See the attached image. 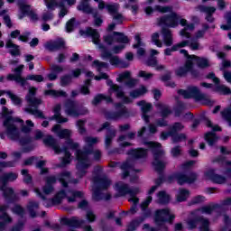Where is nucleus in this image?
<instances>
[{"instance_id":"nucleus-1","label":"nucleus","mask_w":231,"mask_h":231,"mask_svg":"<svg viewBox=\"0 0 231 231\" xmlns=\"http://www.w3.org/2000/svg\"><path fill=\"white\" fill-rule=\"evenodd\" d=\"M14 122L24 124V121L21 118L15 119L13 116H7L4 120V127H5L6 136L9 138V140H13V142H18L19 145L22 147V152L24 154L32 152V151H34L35 149V144H33V137L31 135L21 136V131L14 124Z\"/></svg>"},{"instance_id":"nucleus-2","label":"nucleus","mask_w":231,"mask_h":231,"mask_svg":"<svg viewBox=\"0 0 231 231\" xmlns=\"http://www.w3.org/2000/svg\"><path fill=\"white\" fill-rule=\"evenodd\" d=\"M80 35H87V37L92 38V42L98 46L99 50H101V57L103 59H109V62L111 66H119L121 68L126 69L129 68V63L124 61L118 58V56H114L106 45L100 43V32L97 31V29H93L91 27H88L86 31L79 30Z\"/></svg>"},{"instance_id":"nucleus-3","label":"nucleus","mask_w":231,"mask_h":231,"mask_svg":"<svg viewBox=\"0 0 231 231\" xmlns=\"http://www.w3.org/2000/svg\"><path fill=\"white\" fill-rule=\"evenodd\" d=\"M158 26H162L161 29V35L162 37L164 46L167 48L174 44V38L172 36V31L169 28H176L180 24V15L176 13L165 14L157 18Z\"/></svg>"},{"instance_id":"nucleus-4","label":"nucleus","mask_w":231,"mask_h":231,"mask_svg":"<svg viewBox=\"0 0 231 231\" xmlns=\"http://www.w3.org/2000/svg\"><path fill=\"white\" fill-rule=\"evenodd\" d=\"M95 150L93 146L84 148V150H77L75 156L77 160L76 169H77V176L79 178H84L86 174H88V169L91 167V163L89 162V154H93Z\"/></svg>"},{"instance_id":"nucleus-5","label":"nucleus","mask_w":231,"mask_h":231,"mask_svg":"<svg viewBox=\"0 0 231 231\" xmlns=\"http://www.w3.org/2000/svg\"><path fill=\"white\" fill-rule=\"evenodd\" d=\"M174 219H176V215L171 214L169 208H159L154 212L153 221L160 231H169V226L165 223L173 225Z\"/></svg>"},{"instance_id":"nucleus-6","label":"nucleus","mask_w":231,"mask_h":231,"mask_svg":"<svg viewBox=\"0 0 231 231\" xmlns=\"http://www.w3.org/2000/svg\"><path fill=\"white\" fill-rule=\"evenodd\" d=\"M197 180H198L197 172H189V174L187 175L180 171H175L165 178V183L171 184V183H174V181H177L178 185H180V187L185 185V183H189V185H192V183H196Z\"/></svg>"},{"instance_id":"nucleus-7","label":"nucleus","mask_w":231,"mask_h":231,"mask_svg":"<svg viewBox=\"0 0 231 231\" xmlns=\"http://www.w3.org/2000/svg\"><path fill=\"white\" fill-rule=\"evenodd\" d=\"M178 95L183 97V98H194L197 102H200V100H205L208 106H212L214 102L208 98H207L204 94L201 93V90L196 86L188 87V89L185 90L180 88L177 91Z\"/></svg>"},{"instance_id":"nucleus-8","label":"nucleus","mask_w":231,"mask_h":231,"mask_svg":"<svg viewBox=\"0 0 231 231\" xmlns=\"http://www.w3.org/2000/svg\"><path fill=\"white\" fill-rule=\"evenodd\" d=\"M17 161H9V162H0V173L3 172V169H8L12 167H15V162ZM19 178V174L10 171L5 173L3 176H0V181L2 182V186L8 185V181H15Z\"/></svg>"},{"instance_id":"nucleus-9","label":"nucleus","mask_w":231,"mask_h":231,"mask_svg":"<svg viewBox=\"0 0 231 231\" xmlns=\"http://www.w3.org/2000/svg\"><path fill=\"white\" fill-rule=\"evenodd\" d=\"M103 41L107 46H113L114 42H119L121 44H129V42H131V40L125 33L116 31H114L110 34L104 35Z\"/></svg>"},{"instance_id":"nucleus-10","label":"nucleus","mask_w":231,"mask_h":231,"mask_svg":"<svg viewBox=\"0 0 231 231\" xmlns=\"http://www.w3.org/2000/svg\"><path fill=\"white\" fill-rule=\"evenodd\" d=\"M131 112L127 109V106L122 103H116V111L107 112L106 114V120H120V118H129Z\"/></svg>"},{"instance_id":"nucleus-11","label":"nucleus","mask_w":231,"mask_h":231,"mask_svg":"<svg viewBox=\"0 0 231 231\" xmlns=\"http://www.w3.org/2000/svg\"><path fill=\"white\" fill-rule=\"evenodd\" d=\"M144 144H146L148 149H150L153 156V161L159 162V161L165 160V151L162 149V143L152 142V141H148V142H145Z\"/></svg>"},{"instance_id":"nucleus-12","label":"nucleus","mask_w":231,"mask_h":231,"mask_svg":"<svg viewBox=\"0 0 231 231\" xmlns=\"http://www.w3.org/2000/svg\"><path fill=\"white\" fill-rule=\"evenodd\" d=\"M111 123L105 122L102 124L101 127L97 129V133H102L104 129L106 130V135H105V147L106 149H109L111 147V144L113 143V140L116 136V130L111 129Z\"/></svg>"},{"instance_id":"nucleus-13","label":"nucleus","mask_w":231,"mask_h":231,"mask_svg":"<svg viewBox=\"0 0 231 231\" xmlns=\"http://www.w3.org/2000/svg\"><path fill=\"white\" fill-rule=\"evenodd\" d=\"M0 190L3 192V198L8 205H14L15 203H18L20 201L19 195L15 193V190L14 188L8 187V186H0Z\"/></svg>"},{"instance_id":"nucleus-14","label":"nucleus","mask_w":231,"mask_h":231,"mask_svg":"<svg viewBox=\"0 0 231 231\" xmlns=\"http://www.w3.org/2000/svg\"><path fill=\"white\" fill-rule=\"evenodd\" d=\"M211 129H212V132H208L205 134L204 140L205 142H207L209 147H214V145L217 143V140H219V137L216 133H219L223 131V128H221L219 125H215Z\"/></svg>"},{"instance_id":"nucleus-15","label":"nucleus","mask_w":231,"mask_h":231,"mask_svg":"<svg viewBox=\"0 0 231 231\" xmlns=\"http://www.w3.org/2000/svg\"><path fill=\"white\" fill-rule=\"evenodd\" d=\"M204 176L212 181V183H217V185H223L226 183V177L216 173V169L208 170L204 173Z\"/></svg>"},{"instance_id":"nucleus-16","label":"nucleus","mask_w":231,"mask_h":231,"mask_svg":"<svg viewBox=\"0 0 231 231\" xmlns=\"http://www.w3.org/2000/svg\"><path fill=\"white\" fill-rule=\"evenodd\" d=\"M45 50H48V51L51 52L66 50V42L62 38H58L57 40L47 42L45 43Z\"/></svg>"},{"instance_id":"nucleus-17","label":"nucleus","mask_w":231,"mask_h":231,"mask_svg":"<svg viewBox=\"0 0 231 231\" xmlns=\"http://www.w3.org/2000/svg\"><path fill=\"white\" fill-rule=\"evenodd\" d=\"M196 10H199V12H202V14H206L205 20L208 23H212L216 22V18H214V14H216V7L199 5L196 7Z\"/></svg>"},{"instance_id":"nucleus-18","label":"nucleus","mask_w":231,"mask_h":231,"mask_svg":"<svg viewBox=\"0 0 231 231\" xmlns=\"http://www.w3.org/2000/svg\"><path fill=\"white\" fill-rule=\"evenodd\" d=\"M65 112L69 116H80L79 103L73 99H67L65 102Z\"/></svg>"},{"instance_id":"nucleus-19","label":"nucleus","mask_w":231,"mask_h":231,"mask_svg":"<svg viewBox=\"0 0 231 231\" xmlns=\"http://www.w3.org/2000/svg\"><path fill=\"white\" fill-rule=\"evenodd\" d=\"M127 156H131L133 160H145L148 156V150L145 148H132L126 152Z\"/></svg>"},{"instance_id":"nucleus-20","label":"nucleus","mask_w":231,"mask_h":231,"mask_svg":"<svg viewBox=\"0 0 231 231\" xmlns=\"http://www.w3.org/2000/svg\"><path fill=\"white\" fill-rule=\"evenodd\" d=\"M60 225L63 226H69V228H80L84 225V220H79L77 217H62L60 219Z\"/></svg>"},{"instance_id":"nucleus-21","label":"nucleus","mask_w":231,"mask_h":231,"mask_svg":"<svg viewBox=\"0 0 231 231\" xmlns=\"http://www.w3.org/2000/svg\"><path fill=\"white\" fill-rule=\"evenodd\" d=\"M137 106L141 107L142 111V118L144 120L146 124H149L151 122V116L147 115V113H150V111H152V104L147 103L145 100H141L137 102Z\"/></svg>"},{"instance_id":"nucleus-22","label":"nucleus","mask_w":231,"mask_h":231,"mask_svg":"<svg viewBox=\"0 0 231 231\" xmlns=\"http://www.w3.org/2000/svg\"><path fill=\"white\" fill-rule=\"evenodd\" d=\"M94 183L96 185V189H99L101 190H107L109 187H111V180L107 179V177H94Z\"/></svg>"},{"instance_id":"nucleus-23","label":"nucleus","mask_w":231,"mask_h":231,"mask_svg":"<svg viewBox=\"0 0 231 231\" xmlns=\"http://www.w3.org/2000/svg\"><path fill=\"white\" fill-rule=\"evenodd\" d=\"M124 80H126L125 84L127 88H134L136 86V79L131 78V71L129 70L122 72L117 78V82H124Z\"/></svg>"},{"instance_id":"nucleus-24","label":"nucleus","mask_w":231,"mask_h":231,"mask_svg":"<svg viewBox=\"0 0 231 231\" xmlns=\"http://www.w3.org/2000/svg\"><path fill=\"white\" fill-rule=\"evenodd\" d=\"M189 69H192V60H186L184 66H180L175 69V75L180 79H183V77H187Z\"/></svg>"},{"instance_id":"nucleus-25","label":"nucleus","mask_w":231,"mask_h":231,"mask_svg":"<svg viewBox=\"0 0 231 231\" xmlns=\"http://www.w3.org/2000/svg\"><path fill=\"white\" fill-rule=\"evenodd\" d=\"M8 210V205H2L0 206V223H4V225L6 226V225H10L14 219L7 212Z\"/></svg>"},{"instance_id":"nucleus-26","label":"nucleus","mask_w":231,"mask_h":231,"mask_svg":"<svg viewBox=\"0 0 231 231\" xmlns=\"http://www.w3.org/2000/svg\"><path fill=\"white\" fill-rule=\"evenodd\" d=\"M212 80H213L214 84L217 85L215 88V91H217V93H220V95H231L230 88H228L225 85H219V82H221L219 78L215 76Z\"/></svg>"},{"instance_id":"nucleus-27","label":"nucleus","mask_w":231,"mask_h":231,"mask_svg":"<svg viewBox=\"0 0 231 231\" xmlns=\"http://www.w3.org/2000/svg\"><path fill=\"white\" fill-rule=\"evenodd\" d=\"M155 107L158 109L162 118H169L172 115V110L165 104L157 103Z\"/></svg>"},{"instance_id":"nucleus-28","label":"nucleus","mask_w":231,"mask_h":231,"mask_svg":"<svg viewBox=\"0 0 231 231\" xmlns=\"http://www.w3.org/2000/svg\"><path fill=\"white\" fill-rule=\"evenodd\" d=\"M98 8L99 10H104V8H106L108 12V14H110V15H113L115 14H117L118 12V4H106V2H104L103 0L98 2Z\"/></svg>"},{"instance_id":"nucleus-29","label":"nucleus","mask_w":231,"mask_h":231,"mask_svg":"<svg viewBox=\"0 0 231 231\" xmlns=\"http://www.w3.org/2000/svg\"><path fill=\"white\" fill-rule=\"evenodd\" d=\"M51 73H49L47 75V78L49 80L53 81L59 79V73H62V71H64V68H62L60 65L54 64L51 67Z\"/></svg>"},{"instance_id":"nucleus-30","label":"nucleus","mask_w":231,"mask_h":231,"mask_svg":"<svg viewBox=\"0 0 231 231\" xmlns=\"http://www.w3.org/2000/svg\"><path fill=\"white\" fill-rule=\"evenodd\" d=\"M44 95L45 97H53L54 98L68 97V93L64 90L48 89L44 90Z\"/></svg>"},{"instance_id":"nucleus-31","label":"nucleus","mask_w":231,"mask_h":231,"mask_svg":"<svg viewBox=\"0 0 231 231\" xmlns=\"http://www.w3.org/2000/svg\"><path fill=\"white\" fill-rule=\"evenodd\" d=\"M43 143L46 147H51L54 152L59 150V142H57V139H55L53 135H47L43 139Z\"/></svg>"},{"instance_id":"nucleus-32","label":"nucleus","mask_w":231,"mask_h":231,"mask_svg":"<svg viewBox=\"0 0 231 231\" xmlns=\"http://www.w3.org/2000/svg\"><path fill=\"white\" fill-rule=\"evenodd\" d=\"M106 84L107 86H110L111 90L116 93V97L117 98H122V97H124V90L122 89V87L114 84L111 79H107Z\"/></svg>"},{"instance_id":"nucleus-33","label":"nucleus","mask_w":231,"mask_h":231,"mask_svg":"<svg viewBox=\"0 0 231 231\" xmlns=\"http://www.w3.org/2000/svg\"><path fill=\"white\" fill-rule=\"evenodd\" d=\"M89 0H82L79 5L77 6V9L79 12H83V14H93V9L91 5H89Z\"/></svg>"},{"instance_id":"nucleus-34","label":"nucleus","mask_w":231,"mask_h":231,"mask_svg":"<svg viewBox=\"0 0 231 231\" xmlns=\"http://www.w3.org/2000/svg\"><path fill=\"white\" fill-rule=\"evenodd\" d=\"M185 109H187V105H185L183 101H177L173 107L174 116L180 118V116L183 115V111H185Z\"/></svg>"},{"instance_id":"nucleus-35","label":"nucleus","mask_w":231,"mask_h":231,"mask_svg":"<svg viewBox=\"0 0 231 231\" xmlns=\"http://www.w3.org/2000/svg\"><path fill=\"white\" fill-rule=\"evenodd\" d=\"M66 198H68L66 189H60L52 198V202L54 205H60V203H62V199H66Z\"/></svg>"},{"instance_id":"nucleus-36","label":"nucleus","mask_w":231,"mask_h":231,"mask_svg":"<svg viewBox=\"0 0 231 231\" xmlns=\"http://www.w3.org/2000/svg\"><path fill=\"white\" fill-rule=\"evenodd\" d=\"M37 208H39V202L33 200L29 201L27 205V210L32 219L37 217V211H35Z\"/></svg>"},{"instance_id":"nucleus-37","label":"nucleus","mask_w":231,"mask_h":231,"mask_svg":"<svg viewBox=\"0 0 231 231\" xmlns=\"http://www.w3.org/2000/svg\"><path fill=\"white\" fill-rule=\"evenodd\" d=\"M160 205H169L171 203V195L167 194V191L161 190L157 193Z\"/></svg>"},{"instance_id":"nucleus-38","label":"nucleus","mask_w":231,"mask_h":231,"mask_svg":"<svg viewBox=\"0 0 231 231\" xmlns=\"http://www.w3.org/2000/svg\"><path fill=\"white\" fill-rule=\"evenodd\" d=\"M24 111L29 115H32L33 116H35V118H41L42 120H46V116H44V113L39 110V108L25 107Z\"/></svg>"},{"instance_id":"nucleus-39","label":"nucleus","mask_w":231,"mask_h":231,"mask_svg":"<svg viewBox=\"0 0 231 231\" xmlns=\"http://www.w3.org/2000/svg\"><path fill=\"white\" fill-rule=\"evenodd\" d=\"M152 165L154 171L158 172V174H163V171H165V167H167V163L163 161H152Z\"/></svg>"},{"instance_id":"nucleus-40","label":"nucleus","mask_w":231,"mask_h":231,"mask_svg":"<svg viewBox=\"0 0 231 231\" xmlns=\"http://www.w3.org/2000/svg\"><path fill=\"white\" fill-rule=\"evenodd\" d=\"M116 189L118 192V196L119 197H124V196H127L128 192H129V185L128 184H124L122 182H117L116 184Z\"/></svg>"},{"instance_id":"nucleus-41","label":"nucleus","mask_w":231,"mask_h":231,"mask_svg":"<svg viewBox=\"0 0 231 231\" xmlns=\"http://www.w3.org/2000/svg\"><path fill=\"white\" fill-rule=\"evenodd\" d=\"M189 196H190V191L187 189H179V193L177 195V201L178 203H183L187 199H189Z\"/></svg>"},{"instance_id":"nucleus-42","label":"nucleus","mask_w":231,"mask_h":231,"mask_svg":"<svg viewBox=\"0 0 231 231\" xmlns=\"http://www.w3.org/2000/svg\"><path fill=\"white\" fill-rule=\"evenodd\" d=\"M219 208H221V204H211L201 207L199 210H200L202 214H212L214 210H217Z\"/></svg>"},{"instance_id":"nucleus-43","label":"nucleus","mask_w":231,"mask_h":231,"mask_svg":"<svg viewBox=\"0 0 231 231\" xmlns=\"http://www.w3.org/2000/svg\"><path fill=\"white\" fill-rule=\"evenodd\" d=\"M70 176H71V172L69 171H62L58 174V180L60 181V183H61L64 189H68L69 184H68V181H66V180H68Z\"/></svg>"},{"instance_id":"nucleus-44","label":"nucleus","mask_w":231,"mask_h":231,"mask_svg":"<svg viewBox=\"0 0 231 231\" xmlns=\"http://www.w3.org/2000/svg\"><path fill=\"white\" fill-rule=\"evenodd\" d=\"M220 115L223 120L227 123V125L231 127V104L224 108L223 111L220 112Z\"/></svg>"},{"instance_id":"nucleus-45","label":"nucleus","mask_w":231,"mask_h":231,"mask_svg":"<svg viewBox=\"0 0 231 231\" xmlns=\"http://www.w3.org/2000/svg\"><path fill=\"white\" fill-rule=\"evenodd\" d=\"M193 59H195L196 64L200 69H205L210 67V62H208V60H207L206 58L195 56L193 57Z\"/></svg>"},{"instance_id":"nucleus-46","label":"nucleus","mask_w":231,"mask_h":231,"mask_svg":"<svg viewBox=\"0 0 231 231\" xmlns=\"http://www.w3.org/2000/svg\"><path fill=\"white\" fill-rule=\"evenodd\" d=\"M35 192H36L37 196H39V198H41V199H42L43 205H44V207H46V208H50V207H53V205H56L53 203V198L52 199L46 198L44 196V194H42V192H41V190H39V189H35Z\"/></svg>"},{"instance_id":"nucleus-47","label":"nucleus","mask_w":231,"mask_h":231,"mask_svg":"<svg viewBox=\"0 0 231 231\" xmlns=\"http://www.w3.org/2000/svg\"><path fill=\"white\" fill-rule=\"evenodd\" d=\"M26 125H22L21 132L25 134V136H30V133H32V127H35V125L32 120H26Z\"/></svg>"},{"instance_id":"nucleus-48","label":"nucleus","mask_w":231,"mask_h":231,"mask_svg":"<svg viewBox=\"0 0 231 231\" xmlns=\"http://www.w3.org/2000/svg\"><path fill=\"white\" fill-rule=\"evenodd\" d=\"M7 80L11 82H17L18 84H21V86L24 87L26 86V78H23V76H15L14 74H8L7 75Z\"/></svg>"},{"instance_id":"nucleus-49","label":"nucleus","mask_w":231,"mask_h":231,"mask_svg":"<svg viewBox=\"0 0 231 231\" xmlns=\"http://www.w3.org/2000/svg\"><path fill=\"white\" fill-rule=\"evenodd\" d=\"M75 28H77V18L72 17L66 23L65 30L67 33H72L75 32Z\"/></svg>"},{"instance_id":"nucleus-50","label":"nucleus","mask_w":231,"mask_h":231,"mask_svg":"<svg viewBox=\"0 0 231 231\" xmlns=\"http://www.w3.org/2000/svg\"><path fill=\"white\" fill-rule=\"evenodd\" d=\"M169 129L170 132H171V134L174 136V134L183 131V129H185V125H183L181 122H175L169 127Z\"/></svg>"},{"instance_id":"nucleus-51","label":"nucleus","mask_w":231,"mask_h":231,"mask_svg":"<svg viewBox=\"0 0 231 231\" xmlns=\"http://www.w3.org/2000/svg\"><path fill=\"white\" fill-rule=\"evenodd\" d=\"M29 107H33V109H39V106H41V104H42V99L41 98H37V97H29L28 99H26Z\"/></svg>"},{"instance_id":"nucleus-52","label":"nucleus","mask_w":231,"mask_h":231,"mask_svg":"<svg viewBox=\"0 0 231 231\" xmlns=\"http://www.w3.org/2000/svg\"><path fill=\"white\" fill-rule=\"evenodd\" d=\"M195 164H196V161H187L186 162L181 164V169L183 172H186L189 176L190 172H194L192 171V167H194Z\"/></svg>"},{"instance_id":"nucleus-53","label":"nucleus","mask_w":231,"mask_h":231,"mask_svg":"<svg viewBox=\"0 0 231 231\" xmlns=\"http://www.w3.org/2000/svg\"><path fill=\"white\" fill-rule=\"evenodd\" d=\"M142 213L140 217H137L139 220H141L143 223L145 221V219H149L152 217V210L151 208H143L141 209Z\"/></svg>"},{"instance_id":"nucleus-54","label":"nucleus","mask_w":231,"mask_h":231,"mask_svg":"<svg viewBox=\"0 0 231 231\" xmlns=\"http://www.w3.org/2000/svg\"><path fill=\"white\" fill-rule=\"evenodd\" d=\"M19 8H20V12L22 14V15L19 16V19H23V17H24V15H28L30 14V12H32V10H30V5H26L24 3H20L19 4Z\"/></svg>"},{"instance_id":"nucleus-55","label":"nucleus","mask_w":231,"mask_h":231,"mask_svg":"<svg viewBox=\"0 0 231 231\" xmlns=\"http://www.w3.org/2000/svg\"><path fill=\"white\" fill-rule=\"evenodd\" d=\"M200 222L201 217H194L188 221V226H189L190 230H194V228L198 227V225H199Z\"/></svg>"},{"instance_id":"nucleus-56","label":"nucleus","mask_w":231,"mask_h":231,"mask_svg":"<svg viewBox=\"0 0 231 231\" xmlns=\"http://www.w3.org/2000/svg\"><path fill=\"white\" fill-rule=\"evenodd\" d=\"M91 14L94 19V26H96V28H100L104 23V19H102V16H98V12L92 11Z\"/></svg>"},{"instance_id":"nucleus-57","label":"nucleus","mask_w":231,"mask_h":231,"mask_svg":"<svg viewBox=\"0 0 231 231\" xmlns=\"http://www.w3.org/2000/svg\"><path fill=\"white\" fill-rule=\"evenodd\" d=\"M171 139L173 143H180V142H185L187 141V134L183 133H178L173 135H171Z\"/></svg>"},{"instance_id":"nucleus-58","label":"nucleus","mask_w":231,"mask_h":231,"mask_svg":"<svg viewBox=\"0 0 231 231\" xmlns=\"http://www.w3.org/2000/svg\"><path fill=\"white\" fill-rule=\"evenodd\" d=\"M58 136L60 140H69L71 138V130L69 129H62L58 132Z\"/></svg>"},{"instance_id":"nucleus-59","label":"nucleus","mask_w":231,"mask_h":231,"mask_svg":"<svg viewBox=\"0 0 231 231\" xmlns=\"http://www.w3.org/2000/svg\"><path fill=\"white\" fill-rule=\"evenodd\" d=\"M12 212H14V214H16V216H20V217H23L24 214H26V210L24 209V208H23V206L19 204L14 205V207L12 208Z\"/></svg>"},{"instance_id":"nucleus-60","label":"nucleus","mask_w":231,"mask_h":231,"mask_svg":"<svg viewBox=\"0 0 231 231\" xmlns=\"http://www.w3.org/2000/svg\"><path fill=\"white\" fill-rule=\"evenodd\" d=\"M151 41L152 44L157 46V48H162L163 46V42L160 41V32H153L151 36Z\"/></svg>"},{"instance_id":"nucleus-61","label":"nucleus","mask_w":231,"mask_h":231,"mask_svg":"<svg viewBox=\"0 0 231 231\" xmlns=\"http://www.w3.org/2000/svg\"><path fill=\"white\" fill-rule=\"evenodd\" d=\"M102 190L103 189L95 188L93 194H92V199L94 201H102V199H104V193H102Z\"/></svg>"},{"instance_id":"nucleus-62","label":"nucleus","mask_w":231,"mask_h":231,"mask_svg":"<svg viewBox=\"0 0 231 231\" xmlns=\"http://www.w3.org/2000/svg\"><path fill=\"white\" fill-rule=\"evenodd\" d=\"M200 230L201 231H210V221L208 218H205L203 217H200Z\"/></svg>"},{"instance_id":"nucleus-63","label":"nucleus","mask_w":231,"mask_h":231,"mask_svg":"<svg viewBox=\"0 0 231 231\" xmlns=\"http://www.w3.org/2000/svg\"><path fill=\"white\" fill-rule=\"evenodd\" d=\"M6 94L14 106H21V104H23V99H21V97H19L17 95L12 93L11 91H7Z\"/></svg>"},{"instance_id":"nucleus-64","label":"nucleus","mask_w":231,"mask_h":231,"mask_svg":"<svg viewBox=\"0 0 231 231\" xmlns=\"http://www.w3.org/2000/svg\"><path fill=\"white\" fill-rule=\"evenodd\" d=\"M226 20L227 24H222L220 28L225 32H228V30H231V12L226 14Z\"/></svg>"}]
</instances>
